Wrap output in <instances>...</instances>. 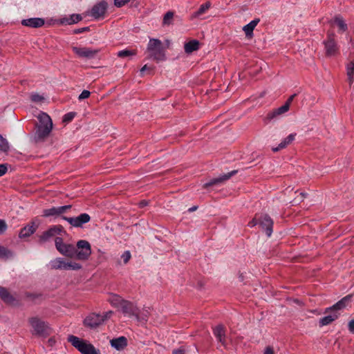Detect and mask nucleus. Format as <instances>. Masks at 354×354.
I'll use <instances>...</instances> for the list:
<instances>
[{
    "label": "nucleus",
    "instance_id": "nucleus-1",
    "mask_svg": "<svg viewBox=\"0 0 354 354\" xmlns=\"http://www.w3.org/2000/svg\"><path fill=\"white\" fill-rule=\"evenodd\" d=\"M37 119L34 140L36 142H41L45 141L50 135L53 129V122L50 117L44 112L39 114Z\"/></svg>",
    "mask_w": 354,
    "mask_h": 354
},
{
    "label": "nucleus",
    "instance_id": "nucleus-2",
    "mask_svg": "<svg viewBox=\"0 0 354 354\" xmlns=\"http://www.w3.org/2000/svg\"><path fill=\"white\" fill-rule=\"evenodd\" d=\"M146 53L148 54V58L153 59L156 62L166 59L165 48L158 39H149Z\"/></svg>",
    "mask_w": 354,
    "mask_h": 354
},
{
    "label": "nucleus",
    "instance_id": "nucleus-3",
    "mask_svg": "<svg viewBox=\"0 0 354 354\" xmlns=\"http://www.w3.org/2000/svg\"><path fill=\"white\" fill-rule=\"evenodd\" d=\"M68 341L82 354H100L93 344L86 343L76 336L69 335Z\"/></svg>",
    "mask_w": 354,
    "mask_h": 354
},
{
    "label": "nucleus",
    "instance_id": "nucleus-4",
    "mask_svg": "<svg viewBox=\"0 0 354 354\" xmlns=\"http://www.w3.org/2000/svg\"><path fill=\"white\" fill-rule=\"evenodd\" d=\"M28 321L36 335L44 337L50 335V328L45 322L38 317H31Z\"/></svg>",
    "mask_w": 354,
    "mask_h": 354
},
{
    "label": "nucleus",
    "instance_id": "nucleus-5",
    "mask_svg": "<svg viewBox=\"0 0 354 354\" xmlns=\"http://www.w3.org/2000/svg\"><path fill=\"white\" fill-rule=\"evenodd\" d=\"M55 247L57 250L63 255L70 257L75 258L76 248L72 244H66L63 242V239L61 237H56L55 240Z\"/></svg>",
    "mask_w": 354,
    "mask_h": 354
},
{
    "label": "nucleus",
    "instance_id": "nucleus-6",
    "mask_svg": "<svg viewBox=\"0 0 354 354\" xmlns=\"http://www.w3.org/2000/svg\"><path fill=\"white\" fill-rule=\"evenodd\" d=\"M324 45L326 57H335L339 54V47L333 32H328L327 39L324 41Z\"/></svg>",
    "mask_w": 354,
    "mask_h": 354
},
{
    "label": "nucleus",
    "instance_id": "nucleus-7",
    "mask_svg": "<svg viewBox=\"0 0 354 354\" xmlns=\"http://www.w3.org/2000/svg\"><path fill=\"white\" fill-rule=\"evenodd\" d=\"M76 248L75 258L79 260H86L91 254L90 243L86 240L77 241Z\"/></svg>",
    "mask_w": 354,
    "mask_h": 354
},
{
    "label": "nucleus",
    "instance_id": "nucleus-8",
    "mask_svg": "<svg viewBox=\"0 0 354 354\" xmlns=\"http://www.w3.org/2000/svg\"><path fill=\"white\" fill-rule=\"evenodd\" d=\"M53 269H63V270H78L81 269L82 266L75 262H66L62 258H57L50 262Z\"/></svg>",
    "mask_w": 354,
    "mask_h": 354
},
{
    "label": "nucleus",
    "instance_id": "nucleus-9",
    "mask_svg": "<svg viewBox=\"0 0 354 354\" xmlns=\"http://www.w3.org/2000/svg\"><path fill=\"white\" fill-rule=\"evenodd\" d=\"M73 51L80 58L91 59L94 58L100 52L99 49H92L87 47H73Z\"/></svg>",
    "mask_w": 354,
    "mask_h": 354
},
{
    "label": "nucleus",
    "instance_id": "nucleus-10",
    "mask_svg": "<svg viewBox=\"0 0 354 354\" xmlns=\"http://www.w3.org/2000/svg\"><path fill=\"white\" fill-rule=\"evenodd\" d=\"M62 218L75 227H82L84 224L88 223L91 220V216L86 213L81 214L76 217L63 216Z\"/></svg>",
    "mask_w": 354,
    "mask_h": 354
},
{
    "label": "nucleus",
    "instance_id": "nucleus-11",
    "mask_svg": "<svg viewBox=\"0 0 354 354\" xmlns=\"http://www.w3.org/2000/svg\"><path fill=\"white\" fill-rule=\"evenodd\" d=\"M62 232H64L63 226L60 225H54L49 228L48 230L44 232L42 234L39 236V243H45L47 241H48L50 238L57 234H61Z\"/></svg>",
    "mask_w": 354,
    "mask_h": 354
},
{
    "label": "nucleus",
    "instance_id": "nucleus-12",
    "mask_svg": "<svg viewBox=\"0 0 354 354\" xmlns=\"http://www.w3.org/2000/svg\"><path fill=\"white\" fill-rule=\"evenodd\" d=\"M104 322L102 315L97 313L89 314L84 320V324L91 328L98 327Z\"/></svg>",
    "mask_w": 354,
    "mask_h": 354
},
{
    "label": "nucleus",
    "instance_id": "nucleus-13",
    "mask_svg": "<svg viewBox=\"0 0 354 354\" xmlns=\"http://www.w3.org/2000/svg\"><path fill=\"white\" fill-rule=\"evenodd\" d=\"M259 224L261 228L266 231L268 236H270L272 232L273 221L268 214H261L259 216Z\"/></svg>",
    "mask_w": 354,
    "mask_h": 354
},
{
    "label": "nucleus",
    "instance_id": "nucleus-14",
    "mask_svg": "<svg viewBox=\"0 0 354 354\" xmlns=\"http://www.w3.org/2000/svg\"><path fill=\"white\" fill-rule=\"evenodd\" d=\"M107 3L104 1L96 3L91 9V16L96 19L100 17H103L107 10Z\"/></svg>",
    "mask_w": 354,
    "mask_h": 354
},
{
    "label": "nucleus",
    "instance_id": "nucleus-15",
    "mask_svg": "<svg viewBox=\"0 0 354 354\" xmlns=\"http://www.w3.org/2000/svg\"><path fill=\"white\" fill-rule=\"evenodd\" d=\"M122 312L125 315L129 317H136L137 315L138 308L132 302L125 300L122 303V306L120 308Z\"/></svg>",
    "mask_w": 354,
    "mask_h": 354
},
{
    "label": "nucleus",
    "instance_id": "nucleus-16",
    "mask_svg": "<svg viewBox=\"0 0 354 354\" xmlns=\"http://www.w3.org/2000/svg\"><path fill=\"white\" fill-rule=\"evenodd\" d=\"M351 297L352 295H351L344 297L335 304H334L333 306L326 308L324 313H328L331 311L336 312L338 310L343 309L344 308L346 307V304L351 301Z\"/></svg>",
    "mask_w": 354,
    "mask_h": 354
},
{
    "label": "nucleus",
    "instance_id": "nucleus-17",
    "mask_svg": "<svg viewBox=\"0 0 354 354\" xmlns=\"http://www.w3.org/2000/svg\"><path fill=\"white\" fill-rule=\"evenodd\" d=\"M45 24V21L42 18H30L27 19H23L21 24L24 26L30 28H37L43 26Z\"/></svg>",
    "mask_w": 354,
    "mask_h": 354
},
{
    "label": "nucleus",
    "instance_id": "nucleus-18",
    "mask_svg": "<svg viewBox=\"0 0 354 354\" xmlns=\"http://www.w3.org/2000/svg\"><path fill=\"white\" fill-rule=\"evenodd\" d=\"M236 172H237L236 170H234V171H232L231 172L224 174L218 178H214V179L211 180L209 182L204 184L203 187L207 188L209 187H212V186L218 185L219 183H221L224 182L225 180H228L231 176H232Z\"/></svg>",
    "mask_w": 354,
    "mask_h": 354
},
{
    "label": "nucleus",
    "instance_id": "nucleus-19",
    "mask_svg": "<svg viewBox=\"0 0 354 354\" xmlns=\"http://www.w3.org/2000/svg\"><path fill=\"white\" fill-rule=\"evenodd\" d=\"M110 344L112 347L115 348L118 351H122L127 346V339L124 337H120L118 338L113 339L110 341Z\"/></svg>",
    "mask_w": 354,
    "mask_h": 354
},
{
    "label": "nucleus",
    "instance_id": "nucleus-20",
    "mask_svg": "<svg viewBox=\"0 0 354 354\" xmlns=\"http://www.w3.org/2000/svg\"><path fill=\"white\" fill-rule=\"evenodd\" d=\"M214 334L218 340L223 345L226 346L225 330L223 325H218L214 328Z\"/></svg>",
    "mask_w": 354,
    "mask_h": 354
},
{
    "label": "nucleus",
    "instance_id": "nucleus-21",
    "mask_svg": "<svg viewBox=\"0 0 354 354\" xmlns=\"http://www.w3.org/2000/svg\"><path fill=\"white\" fill-rule=\"evenodd\" d=\"M296 136V133H291L288 137H286L284 140H283L277 147H273L272 149L273 152H277L281 149L286 148L288 145L291 144L292 142L295 140Z\"/></svg>",
    "mask_w": 354,
    "mask_h": 354
},
{
    "label": "nucleus",
    "instance_id": "nucleus-22",
    "mask_svg": "<svg viewBox=\"0 0 354 354\" xmlns=\"http://www.w3.org/2000/svg\"><path fill=\"white\" fill-rule=\"evenodd\" d=\"M37 227L35 223H32L31 225H28L21 230L19 236L20 238L28 237L36 231Z\"/></svg>",
    "mask_w": 354,
    "mask_h": 354
},
{
    "label": "nucleus",
    "instance_id": "nucleus-23",
    "mask_svg": "<svg viewBox=\"0 0 354 354\" xmlns=\"http://www.w3.org/2000/svg\"><path fill=\"white\" fill-rule=\"evenodd\" d=\"M0 298L7 304H12L15 299L14 297L8 292V290L0 286Z\"/></svg>",
    "mask_w": 354,
    "mask_h": 354
},
{
    "label": "nucleus",
    "instance_id": "nucleus-24",
    "mask_svg": "<svg viewBox=\"0 0 354 354\" xmlns=\"http://www.w3.org/2000/svg\"><path fill=\"white\" fill-rule=\"evenodd\" d=\"M289 110L288 104H284L281 107L273 110L272 111L268 113L266 118L268 120H272L278 115L285 113Z\"/></svg>",
    "mask_w": 354,
    "mask_h": 354
},
{
    "label": "nucleus",
    "instance_id": "nucleus-25",
    "mask_svg": "<svg viewBox=\"0 0 354 354\" xmlns=\"http://www.w3.org/2000/svg\"><path fill=\"white\" fill-rule=\"evenodd\" d=\"M339 314L337 312H333V314L325 316L319 319V326H324L331 324L333 321L338 318Z\"/></svg>",
    "mask_w": 354,
    "mask_h": 354
},
{
    "label": "nucleus",
    "instance_id": "nucleus-26",
    "mask_svg": "<svg viewBox=\"0 0 354 354\" xmlns=\"http://www.w3.org/2000/svg\"><path fill=\"white\" fill-rule=\"evenodd\" d=\"M199 41L196 39H193L185 44L184 49L186 53L190 54L192 52L197 50L199 48Z\"/></svg>",
    "mask_w": 354,
    "mask_h": 354
},
{
    "label": "nucleus",
    "instance_id": "nucleus-27",
    "mask_svg": "<svg viewBox=\"0 0 354 354\" xmlns=\"http://www.w3.org/2000/svg\"><path fill=\"white\" fill-rule=\"evenodd\" d=\"M149 315V308H143L142 310L138 308L135 317L138 322L145 323L147 322Z\"/></svg>",
    "mask_w": 354,
    "mask_h": 354
},
{
    "label": "nucleus",
    "instance_id": "nucleus-28",
    "mask_svg": "<svg viewBox=\"0 0 354 354\" xmlns=\"http://www.w3.org/2000/svg\"><path fill=\"white\" fill-rule=\"evenodd\" d=\"M82 19V17L80 15L73 14V15H71V17L69 18L64 17V18L61 19L60 23L62 24H66L71 25V24L77 23L79 21H80Z\"/></svg>",
    "mask_w": 354,
    "mask_h": 354
},
{
    "label": "nucleus",
    "instance_id": "nucleus-29",
    "mask_svg": "<svg viewBox=\"0 0 354 354\" xmlns=\"http://www.w3.org/2000/svg\"><path fill=\"white\" fill-rule=\"evenodd\" d=\"M346 75L350 86L354 81V59L350 62L346 66Z\"/></svg>",
    "mask_w": 354,
    "mask_h": 354
},
{
    "label": "nucleus",
    "instance_id": "nucleus-30",
    "mask_svg": "<svg viewBox=\"0 0 354 354\" xmlns=\"http://www.w3.org/2000/svg\"><path fill=\"white\" fill-rule=\"evenodd\" d=\"M259 21V19H254L243 27V30H244L246 36L250 37L252 35L253 30L258 24Z\"/></svg>",
    "mask_w": 354,
    "mask_h": 354
},
{
    "label": "nucleus",
    "instance_id": "nucleus-31",
    "mask_svg": "<svg viewBox=\"0 0 354 354\" xmlns=\"http://www.w3.org/2000/svg\"><path fill=\"white\" fill-rule=\"evenodd\" d=\"M211 7V3L207 1L205 3L202 4L198 10L193 14V17L196 18L200 15L204 14Z\"/></svg>",
    "mask_w": 354,
    "mask_h": 354
},
{
    "label": "nucleus",
    "instance_id": "nucleus-32",
    "mask_svg": "<svg viewBox=\"0 0 354 354\" xmlns=\"http://www.w3.org/2000/svg\"><path fill=\"white\" fill-rule=\"evenodd\" d=\"M59 215H61V214H60V212L59 210V207H51L49 209H44V211H43V216H45V217H48V216H59Z\"/></svg>",
    "mask_w": 354,
    "mask_h": 354
},
{
    "label": "nucleus",
    "instance_id": "nucleus-33",
    "mask_svg": "<svg viewBox=\"0 0 354 354\" xmlns=\"http://www.w3.org/2000/svg\"><path fill=\"white\" fill-rule=\"evenodd\" d=\"M109 301L111 304V305L121 308L122 303L123 301H125V300L122 299L121 297H120L119 295H112L109 299Z\"/></svg>",
    "mask_w": 354,
    "mask_h": 354
},
{
    "label": "nucleus",
    "instance_id": "nucleus-34",
    "mask_svg": "<svg viewBox=\"0 0 354 354\" xmlns=\"http://www.w3.org/2000/svg\"><path fill=\"white\" fill-rule=\"evenodd\" d=\"M334 22L338 26L340 31L345 32L347 30V25L341 17H335Z\"/></svg>",
    "mask_w": 354,
    "mask_h": 354
},
{
    "label": "nucleus",
    "instance_id": "nucleus-35",
    "mask_svg": "<svg viewBox=\"0 0 354 354\" xmlns=\"http://www.w3.org/2000/svg\"><path fill=\"white\" fill-rule=\"evenodd\" d=\"M174 13L171 11H168L163 17L162 24L164 26H169L172 24Z\"/></svg>",
    "mask_w": 354,
    "mask_h": 354
},
{
    "label": "nucleus",
    "instance_id": "nucleus-36",
    "mask_svg": "<svg viewBox=\"0 0 354 354\" xmlns=\"http://www.w3.org/2000/svg\"><path fill=\"white\" fill-rule=\"evenodd\" d=\"M13 256V253L11 250L6 248L0 245V258L8 259Z\"/></svg>",
    "mask_w": 354,
    "mask_h": 354
},
{
    "label": "nucleus",
    "instance_id": "nucleus-37",
    "mask_svg": "<svg viewBox=\"0 0 354 354\" xmlns=\"http://www.w3.org/2000/svg\"><path fill=\"white\" fill-rule=\"evenodd\" d=\"M136 55V50H127V49L120 50L117 54V55L120 58L133 56Z\"/></svg>",
    "mask_w": 354,
    "mask_h": 354
},
{
    "label": "nucleus",
    "instance_id": "nucleus-38",
    "mask_svg": "<svg viewBox=\"0 0 354 354\" xmlns=\"http://www.w3.org/2000/svg\"><path fill=\"white\" fill-rule=\"evenodd\" d=\"M9 150V144L6 138L0 135V151L7 152Z\"/></svg>",
    "mask_w": 354,
    "mask_h": 354
},
{
    "label": "nucleus",
    "instance_id": "nucleus-39",
    "mask_svg": "<svg viewBox=\"0 0 354 354\" xmlns=\"http://www.w3.org/2000/svg\"><path fill=\"white\" fill-rule=\"evenodd\" d=\"M75 113L70 112L64 115L63 118V122H71L75 117Z\"/></svg>",
    "mask_w": 354,
    "mask_h": 354
},
{
    "label": "nucleus",
    "instance_id": "nucleus-40",
    "mask_svg": "<svg viewBox=\"0 0 354 354\" xmlns=\"http://www.w3.org/2000/svg\"><path fill=\"white\" fill-rule=\"evenodd\" d=\"M44 100V97L37 93H35L31 95V100L34 102H42Z\"/></svg>",
    "mask_w": 354,
    "mask_h": 354
},
{
    "label": "nucleus",
    "instance_id": "nucleus-41",
    "mask_svg": "<svg viewBox=\"0 0 354 354\" xmlns=\"http://www.w3.org/2000/svg\"><path fill=\"white\" fill-rule=\"evenodd\" d=\"M7 224L4 220L0 219V234H3L7 230Z\"/></svg>",
    "mask_w": 354,
    "mask_h": 354
},
{
    "label": "nucleus",
    "instance_id": "nucleus-42",
    "mask_svg": "<svg viewBox=\"0 0 354 354\" xmlns=\"http://www.w3.org/2000/svg\"><path fill=\"white\" fill-rule=\"evenodd\" d=\"M131 257V256L129 251L124 252V254L121 256L122 259H123L124 263H127L130 260Z\"/></svg>",
    "mask_w": 354,
    "mask_h": 354
},
{
    "label": "nucleus",
    "instance_id": "nucleus-43",
    "mask_svg": "<svg viewBox=\"0 0 354 354\" xmlns=\"http://www.w3.org/2000/svg\"><path fill=\"white\" fill-rule=\"evenodd\" d=\"M129 1L130 0H114V5L118 8H120Z\"/></svg>",
    "mask_w": 354,
    "mask_h": 354
},
{
    "label": "nucleus",
    "instance_id": "nucleus-44",
    "mask_svg": "<svg viewBox=\"0 0 354 354\" xmlns=\"http://www.w3.org/2000/svg\"><path fill=\"white\" fill-rule=\"evenodd\" d=\"M90 91H87V90H84L81 94L79 95L78 97V99L80 100H84V99H86L88 98L89 96H90Z\"/></svg>",
    "mask_w": 354,
    "mask_h": 354
},
{
    "label": "nucleus",
    "instance_id": "nucleus-45",
    "mask_svg": "<svg viewBox=\"0 0 354 354\" xmlns=\"http://www.w3.org/2000/svg\"><path fill=\"white\" fill-rule=\"evenodd\" d=\"M259 218V216H258V215L257 214L254 218L248 223V226L250 227H254L256 225L259 224V220L258 218Z\"/></svg>",
    "mask_w": 354,
    "mask_h": 354
},
{
    "label": "nucleus",
    "instance_id": "nucleus-46",
    "mask_svg": "<svg viewBox=\"0 0 354 354\" xmlns=\"http://www.w3.org/2000/svg\"><path fill=\"white\" fill-rule=\"evenodd\" d=\"M8 171L7 165L1 164L0 165V176H3Z\"/></svg>",
    "mask_w": 354,
    "mask_h": 354
},
{
    "label": "nucleus",
    "instance_id": "nucleus-47",
    "mask_svg": "<svg viewBox=\"0 0 354 354\" xmlns=\"http://www.w3.org/2000/svg\"><path fill=\"white\" fill-rule=\"evenodd\" d=\"M172 353L173 354H185L186 350L183 346H181L178 349L174 350Z\"/></svg>",
    "mask_w": 354,
    "mask_h": 354
},
{
    "label": "nucleus",
    "instance_id": "nucleus-48",
    "mask_svg": "<svg viewBox=\"0 0 354 354\" xmlns=\"http://www.w3.org/2000/svg\"><path fill=\"white\" fill-rule=\"evenodd\" d=\"M71 207L72 206L71 205H64V206L58 207L59 212H60V214H64L66 210L71 209Z\"/></svg>",
    "mask_w": 354,
    "mask_h": 354
},
{
    "label": "nucleus",
    "instance_id": "nucleus-49",
    "mask_svg": "<svg viewBox=\"0 0 354 354\" xmlns=\"http://www.w3.org/2000/svg\"><path fill=\"white\" fill-rule=\"evenodd\" d=\"M296 95H297L296 93L290 95L288 97V99L287 100V101L286 102L285 104H288V106L289 109H290V104L292 103V100H294V98L295 97Z\"/></svg>",
    "mask_w": 354,
    "mask_h": 354
},
{
    "label": "nucleus",
    "instance_id": "nucleus-50",
    "mask_svg": "<svg viewBox=\"0 0 354 354\" xmlns=\"http://www.w3.org/2000/svg\"><path fill=\"white\" fill-rule=\"evenodd\" d=\"M348 330L351 333H354V319H352L349 322Z\"/></svg>",
    "mask_w": 354,
    "mask_h": 354
},
{
    "label": "nucleus",
    "instance_id": "nucleus-51",
    "mask_svg": "<svg viewBox=\"0 0 354 354\" xmlns=\"http://www.w3.org/2000/svg\"><path fill=\"white\" fill-rule=\"evenodd\" d=\"M263 354H274V350L271 346H267Z\"/></svg>",
    "mask_w": 354,
    "mask_h": 354
},
{
    "label": "nucleus",
    "instance_id": "nucleus-52",
    "mask_svg": "<svg viewBox=\"0 0 354 354\" xmlns=\"http://www.w3.org/2000/svg\"><path fill=\"white\" fill-rule=\"evenodd\" d=\"M26 296L27 297L31 298L32 299H35L38 298L40 296V295L34 294V293H26Z\"/></svg>",
    "mask_w": 354,
    "mask_h": 354
},
{
    "label": "nucleus",
    "instance_id": "nucleus-53",
    "mask_svg": "<svg viewBox=\"0 0 354 354\" xmlns=\"http://www.w3.org/2000/svg\"><path fill=\"white\" fill-rule=\"evenodd\" d=\"M113 312L112 311H109V312H106V313H104V315H102V317L104 319V322L110 318L111 315H112Z\"/></svg>",
    "mask_w": 354,
    "mask_h": 354
},
{
    "label": "nucleus",
    "instance_id": "nucleus-54",
    "mask_svg": "<svg viewBox=\"0 0 354 354\" xmlns=\"http://www.w3.org/2000/svg\"><path fill=\"white\" fill-rule=\"evenodd\" d=\"M88 30V27H85V28H80V29H75L74 30V33L78 34V33L82 32Z\"/></svg>",
    "mask_w": 354,
    "mask_h": 354
},
{
    "label": "nucleus",
    "instance_id": "nucleus-55",
    "mask_svg": "<svg viewBox=\"0 0 354 354\" xmlns=\"http://www.w3.org/2000/svg\"><path fill=\"white\" fill-rule=\"evenodd\" d=\"M149 69H151L152 70L153 68L151 67H148V66L147 64H145L141 69H140V73H142L145 71L146 70H149Z\"/></svg>",
    "mask_w": 354,
    "mask_h": 354
},
{
    "label": "nucleus",
    "instance_id": "nucleus-56",
    "mask_svg": "<svg viewBox=\"0 0 354 354\" xmlns=\"http://www.w3.org/2000/svg\"><path fill=\"white\" fill-rule=\"evenodd\" d=\"M49 346H53L55 343V339L54 338H50L48 341Z\"/></svg>",
    "mask_w": 354,
    "mask_h": 354
},
{
    "label": "nucleus",
    "instance_id": "nucleus-57",
    "mask_svg": "<svg viewBox=\"0 0 354 354\" xmlns=\"http://www.w3.org/2000/svg\"><path fill=\"white\" fill-rule=\"evenodd\" d=\"M148 204L147 201H142L140 203V206L141 207H144V206H146Z\"/></svg>",
    "mask_w": 354,
    "mask_h": 354
},
{
    "label": "nucleus",
    "instance_id": "nucleus-58",
    "mask_svg": "<svg viewBox=\"0 0 354 354\" xmlns=\"http://www.w3.org/2000/svg\"><path fill=\"white\" fill-rule=\"evenodd\" d=\"M197 209H198V206H193L192 207L189 208L188 211L192 212L196 210Z\"/></svg>",
    "mask_w": 354,
    "mask_h": 354
},
{
    "label": "nucleus",
    "instance_id": "nucleus-59",
    "mask_svg": "<svg viewBox=\"0 0 354 354\" xmlns=\"http://www.w3.org/2000/svg\"><path fill=\"white\" fill-rule=\"evenodd\" d=\"M165 44H166V47H165V48H169V44H170L169 41V40H166V41H165Z\"/></svg>",
    "mask_w": 354,
    "mask_h": 354
},
{
    "label": "nucleus",
    "instance_id": "nucleus-60",
    "mask_svg": "<svg viewBox=\"0 0 354 354\" xmlns=\"http://www.w3.org/2000/svg\"><path fill=\"white\" fill-rule=\"evenodd\" d=\"M300 195H301L303 198H305V197L306 196L307 194H306V193L301 192V193L300 194Z\"/></svg>",
    "mask_w": 354,
    "mask_h": 354
}]
</instances>
